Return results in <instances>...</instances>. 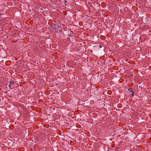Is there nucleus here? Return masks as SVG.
<instances>
[{"mask_svg":"<svg viewBox=\"0 0 151 151\" xmlns=\"http://www.w3.org/2000/svg\"><path fill=\"white\" fill-rule=\"evenodd\" d=\"M99 47L100 48H101V47H102V46H101V45H99Z\"/></svg>","mask_w":151,"mask_h":151,"instance_id":"20e7f679","label":"nucleus"},{"mask_svg":"<svg viewBox=\"0 0 151 151\" xmlns=\"http://www.w3.org/2000/svg\"><path fill=\"white\" fill-rule=\"evenodd\" d=\"M134 92H133V93H132V94H131V95H132V96L133 97L134 96Z\"/></svg>","mask_w":151,"mask_h":151,"instance_id":"7ed1b4c3","label":"nucleus"},{"mask_svg":"<svg viewBox=\"0 0 151 151\" xmlns=\"http://www.w3.org/2000/svg\"><path fill=\"white\" fill-rule=\"evenodd\" d=\"M14 85V82L13 81H10L9 84V87L10 88H11Z\"/></svg>","mask_w":151,"mask_h":151,"instance_id":"f257e3e1","label":"nucleus"},{"mask_svg":"<svg viewBox=\"0 0 151 151\" xmlns=\"http://www.w3.org/2000/svg\"><path fill=\"white\" fill-rule=\"evenodd\" d=\"M128 90L131 92L132 93H133V92H134L133 90V89H132V88H129L128 89Z\"/></svg>","mask_w":151,"mask_h":151,"instance_id":"f03ea898","label":"nucleus"}]
</instances>
